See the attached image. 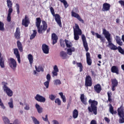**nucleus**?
<instances>
[{
	"label": "nucleus",
	"mask_w": 124,
	"mask_h": 124,
	"mask_svg": "<svg viewBox=\"0 0 124 124\" xmlns=\"http://www.w3.org/2000/svg\"><path fill=\"white\" fill-rule=\"evenodd\" d=\"M103 34H104L105 38H106L107 40L108 41V46L109 47L111 50H113V51L118 50V47L114 45V44L112 43V38H111V34L110 32L107 31L106 29H104L103 30Z\"/></svg>",
	"instance_id": "1"
},
{
	"label": "nucleus",
	"mask_w": 124,
	"mask_h": 124,
	"mask_svg": "<svg viewBox=\"0 0 124 124\" xmlns=\"http://www.w3.org/2000/svg\"><path fill=\"white\" fill-rule=\"evenodd\" d=\"M89 103L91 104V107H88L89 112H93L94 115H96L97 114V107H96L98 104L97 101L90 99Z\"/></svg>",
	"instance_id": "2"
},
{
	"label": "nucleus",
	"mask_w": 124,
	"mask_h": 124,
	"mask_svg": "<svg viewBox=\"0 0 124 124\" xmlns=\"http://www.w3.org/2000/svg\"><path fill=\"white\" fill-rule=\"evenodd\" d=\"M7 5L9 8L8 11V15L7 17V21L8 22H11V14L13 12V8L12 7L13 3L11 0H7Z\"/></svg>",
	"instance_id": "3"
},
{
	"label": "nucleus",
	"mask_w": 124,
	"mask_h": 124,
	"mask_svg": "<svg viewBox=\"0 0 124 124\" xmlns=\"http://www.w3.org/2000/svg\"><path fill=\"white\" fill-rule=\"evenodd\" d=\"M74 29V35L75 40H79V35H82V30L80 29L79 25L77 24H75V27H73Z\"/></svg>",
	"instance_id": "4"
},
{
	"label": "nucleus",
	"mask_w": 124,
	"mask_h": 124,
	"mask_svg": "<svg viewBox=\"0 0 124 124\" xmlns=\"http://www.w3.org/2000/svg\"><path fill=\"white\" fill-rule=\"evenodd\" d=\"M42 24L43 25L37 26L38 32L39 33H44L45 32V31L47 30V28H48V26L47 25V23L45 22V21H42Z\"/></svg>",
	"instance_id": "5"
},
{
	"label": "nucleus",
	"mask_w": 124,
	"mask_h": 124,
	"mask_svg": "<svg viewBox=\"0 0 124 124\" xmlns=\"http://www.w3.org/2000/svg\"><path fill=\"white\" fill-rule=\"evenodd\" d=\"M74 10L75 12H77V13L78 12V9H77V8H74V10L71 12L72 17H74L75 18H76L77 19H78V21H79V22H81L82 24H84V20H83V19L81 18V16H80L79 14L74 12Z\"/></svg>",
	"instance_id": "6"
},
{
	"label": "nucleus",
	"mask_w": 124,
	"mask_h": 124,
	"mask_svg": "<svg viewBox=\"0 0 124 124\" xmlns=\"http://www.w3.org/2000/svg\"><path fill=\"white\" fill-rule=\"evenodd\" d=\"M9 65L12 69L15 70L16 67H17V62H16V60L12 58H10L9 61Z\"/></svg>",
	"instance_id": "7"
},
{
	"label": "nucleus",
	"mask_w": 124,
	"mask_h": 124,
	"mask_svg": "<svg viewBox=\"0 0 124 124\" xmlns=\"http://www.w3.org/2000/svg\"><path fill=\"white\" fill-rule=\"evenodd\" d=\"M3 90L4 92H6L8 96H12L13 95V92L6 85H3Z\"/></svg>",
	"instance_id": "8"
},
{
	"label": "nucleus",
	"mask_w": 124,
	"mask_h": 124,
	"mask_svg": "<svg viewBox=\"0 0 124 124\" xmlns=\"http://www.w3.org/2000/svg\"><path fill=\"white\" fill-rule=\"evenodd\" d=\"M85 86H86V87H92V86H93V81L91 76H86L85 78Z\"/></svg>",
	"instance_id": "9"
},
{
	"label": "nucleus",
	"mask_w": 124,
	"mask_h": 124,
	"mask_svg": "<svg viewBox=\"0 0 124 124\" xmlns=\"http://www.w3.org/2000/svg\"><path fill=\"white\" fill-rule=\"evenodd\" d=\"M81 39L82 40L83 46L85 49V51L88 52V51H89V46H88V42H87V39H86V36L85 35H81Z\"/></svg>",
	"instance_id": "10"
},
{
	"label": "nucleus",
	"mask_w": 124,
	"mask_h": 124,
	"mask_svg": "<svg viewBox=\"0 0 124 124\" xmlns=\"http://www.w3.org/2000/svg\"><path fill=\"white\" fill-rule=\"evenodd\" d=\"M35 99L37 100V101L42 102V103H44V102L46 101V98H45V97L38 94L35 96Z\"/></svg>",
	"instance_id": "11"
},
{
	"label": "nucleus",
	"mask_w": 124,
	"mask_h": 124,
	"mask_svg": "<svg viewBox=\"0 0 124 124\" xmlns=\"http://www.w3.org/2000/svg\"><path fill=\"white\" fill-rule=\"evenodd\" d=\"M14 53L15 54L16 59H17V62H18V63H21L20 53H19V50H18V48L14 49Z\"/></svg>",
	"instance_id": "12"
},
{
	"label": "nucleus",
	"mask_w": 124,
	"mask_h": 124,
	"mask_svg": "<svg viewBox=\"0 0 124 124\" xmlns=\"http://www.w3.org/2000/svg\"><path fill=\"white\" fill-rule=\"evenodd\" d=\"M117 112L119 117H124V108L123 106H121L117 109Z\"/></svg>",
	"instance_id": "13"
},
{
	"label": "nucleus",
	"mask_w": 124,
	"mask_h": 124,
	"mask_svg": "<svg viewBox=\"0 0 124 124\" xmlns=\"http://www.w3.org/2000/svg\"><path fill=\"white\" fill-rule=\"evenodd\" d=\"M111 5L108 3H105L103 4L102 11H109L110 10Z\"/></svg>",
	"instance_id": "14"
},
{
	"label": "nucleus",
	"mask_w": 124,
	"mask_h": 124,
	"mask_svg": "<svg viewBox=\"0 0 124 124\" xmlns=\"http://www.w3.org/2000/svg\"><path fill=\"white\" fill-rule=\"evenodd\" d=\"M42 50L44 54H49V46L47 45L43 44Z\"/></svg>",
	"instance_id": "15"
},
{
	"label": "nucleus",
	"mask_w": 124,
	"mask_h": 124,
	"mask_svg": "<svg viewBox=\"0 0 124 124\" xmlns=\"http://www.w3.org/2000/svg\"><path fill=\"white\" fill-rule=\"evenodd\" d=\"M54 17H55V21L58 25H59L60 27H62V21L61 20V16H60V15L56 14Z\"/></svg>",
	"instance_id": "16"
},
{
	"label": "nucleus",
	"mask_w": 124,
	"mask_h": 124,
	"mask_svg": "<svg viewBox=\"0 0 124 124\" xmlns=\"http://www.w3.org/2000/svg\"><path fill=\"white\" fill-rule=\"evenodd\" d=\"M86 62L88 65H92V59H91V55L90 54V53L87 52L86 54Z\"/></svg>",
	"instance_id": "17"
},
{
	"label": "nucleus",
	"mask_w": 124,
	"mask_h": 124,
	"mask_svg": "<svg viewBox=\"0 0 124 124\" xmlns=\"http://www.w3.org/2000/svg\"><path fill=\"white\" fill-rule=\"evenodd\" d=\"M52 40L53 41L52 44L55 45L57 42H58V36L54 33H53L51 35Z\"/></svg>",
	"instance_id": "18"
},
{
	"label": "nucleus",
	"mask_w": 124,
	"mask_h": 124,
	"mask_svg": "<svg viewBox=\"0 0 124 124\" xmlns=\"http://www.w3.org/2000/svg\"><path fill=\"white\" fill-rule=\"evenodd\" d=\"M22 23L23 26H25L26 27L29 26V24H30V20H29V18L27 16H26L25 18L22 20Z\"/></svg>",
	"instance_id": "19"
},
{
	"label": "nucleus",
	"mask_w": 124,
	"mask_h": 124,
	"mask_svg": "<svg viewBox=\"0 0 124 124\" xmlns=\"http://www.w3.org/2000/svg\"><path fill=\"white\" fill-rule=\"evenodd\" d=\"M94 90L97 93H100L101 92V86L99 84H97L94 86Z\"/></svg>",
	"instance_id": "20"
},
{
	"label": "nucleus",
	"mask_w": 124,
	"mask_h": 124,
	"mask_svg": "<svg viewBox=\"0 0 124 124\" xmlns=\"http://www.w3.org/2000/svg\"><path fill=\"white\" fill-rule=\"evenodd\" d=\"M21 35V32H20V28H16V31L15 33V37L16 39H19Z\"/></svg>",
	"instance_id": "21"
},
{
	"label": "nucleus",
	"mask_w": 124,
	"mask_h": 124,
	"mask_svg": "<svg viewBox=\"0 0 124 124\" xmlns=\"http://www.w3.org/2000/svg\"><path fill=\"white\" fill-rule=\"evenodd\" d=\"M80 100L81 102H82L83 104H85V105H87V97H86V96H85L84 94H81L80 95Z\"/></svg>",
	"instance_id": "22"
},
{
	"label": "nucleus",
	"mask_w": 124,
	"mask_h": 124,
	"mask_svg": "<svg viewBox=\"0 0 124 124\" xmlns=\"http://www.w3.org/2000/svg\"><path fill=\"white\" fill-rule=\"evenodd\" d=\"M111 71L112 72V73L119 74V67L117 66H113L111 68Z\"/></svg>",
	"instance_id": "23"
},
{
	"label": "nucleus",
	"mask_w": 124,
	"mask_h": 124,
	"mask_svg": "<svg viewBox=\"0 0 124 124\" xmlns=\"http://www.w3.org/2000/svg\"><path fill=\"white\" fill-rule=\"evenodd\" d=\"M27 58L29 61L30 64L31 66V65H32V63H33V56L31 54H30L28 55Z\"/></svg>",
	"instance_id": "24"
},
{
	"label": "nucleus",
	"mask_w": 124,
	"mask_h": 124,
	"mask_svg": "<svg viewBox=\"0 0 124 124\" xmlns=\"http://www.w3.org/2000/svg\"><path fill=\"white\" fill-rule=\"evenodd\" d=\"M35 108L37 109V112L39 114H41V113L43 112V108H42V107L38 104H35Z\"/></svg>",
	"instance_id": "25"
},
{
	"label": "nucleus",
	"mask_w": 124,
	"mask_h": 124,
	"mask_svg": "<svg viewBox=\"0 0 124 124\" xmlns=\"http://www.w3.org/2000/svg\"><path fill=\"white\" fill-rule=\"evenodd\" d=\"M95 35L97 38H99L101 40V42L104 43L106 41L105 38L101 36V35L98 34V33H95Z\"/></svg>",
	"instance_id": "26"
},
{
	"label": "nucleus",
	"mask_w": 124,
	"mask_h": 124,
	"mask_svg": "<svg viewBox=\"0 0 124 124\" xmlns=\"http://www.w3.org/2000/svg\"><path fill=\"white\" fill-rule=\"evenodd\" d=\"M72 52H75V48H74V47L68 48L67 50V54L69 55V56H71L72 55Z\"/></svg>",
	"instance_id": "27"
},
{
	"label": "nucleus",
	"mask_w": 124,
	"mask_h": 124,
	"mask_svg": "<svg viewBox=\"0 0 124 124\" xmlns=\"http://www.w3.org/2000/svg\"><path fill=\"white\" fill-rule=\"evenodd\" d=\"M109 112L112 115L116 114L117 113V111L114 110V108L113 107V106L112 105H109Z\"/></svg>",
	"instance_id": "28"
},
{
	"label": "nucleus",
	"mask_w": 124,
	"mask_h": 124,
	"mask_svg": "<svg viewBox=\"0 0 124 124\" xmlns=\"http://www.w3.org/2000/svg\"><path fill=\"white\" fill-rule=\"evenodd\" d=\"M78 112L77 109H74L73 111L72 117L73 119H77L78 118Z\"/></svg>",
	"instance_id": "29"
},
{
	"label": "nucleus",
	"mask_w": 124,
	"mask_h": 124,
	"mask_svg": "<svg viewBox=\"0 0 124 124\" xmlns=\"http://www.w3.org/2000/svg\"><path fill=\"white\" fill-rule=\"evenodd\" d=\"M17 46L20 52H23V46H22V43L19 41H17Z\"/></svg>",
	"instance_id": "30"
},
{
	"label": "nucleus",
	"mask_w": 124,
	"mask_h": 124,
	"mask_svg": "<svg viewBox=\"0 0 124 124\" xmlns=\"http://www.w3.org/2000/svg\"><path fill=\"white\" fill-rule=\"evenodd\" d=\"M59 95H60L62 100V102L64 103H65V102H66V98L65 97V95H64L63 93H62V92L59 93Z\"/></svg>",
	"instance_id": "31"
},
{
	"label": "nucleus",
	"mask_w": 124,
	"mask_h": 124,
	"mask_svg": "<svg viewBox=\"0 0 124 124\" xmlns=\"http://www.w3.org/2000/svg\"><path fill=\"white\" fill-rule=\"evenodd\" d=\"M67 56V54H66V52H65L63 51H62L60 52V56L63 60H65V59H66Z\"/></svg>",
	"instance_id": "32"
},
{
	"label": "nucleus",
	"mask_w": 124,
	"mask_h": 124,
	"mask_svg": "<svg viewBox=\"0 0 124 124\" xmlns=\"http://www.w3.org/2000/svg\"><path fill=\"white\" fill-rule=\"evenodd\" d=\"M41 24V18L40 17H38L36 19V22H35V25L36 27H39V26H40Z\"/></svg>",
	"instance_id": "33"
},
{
	"label": "nucleus",
	"mask_w": 124,
	"mask_h": 124,
	"mask_svg": "<svg viewBox=\"0 0 124 124\" xmlns=\"http://www.w3.org/2000/svg\"><path fill=\"white\" fill-rule=\"evenodd\" d=\"M35 68L37 71V72H40L41 71L42 72H43L44 71V70L43 69V67L41 66H39L38 67L37 66H35Z\"/></svg>",
	"instance_id": "34"
},
{
	"label": "nucleus",
	"mask_w": 124,
	"mask_h": 124,
	"mask_svg": "<svg viewBox=\"0 0 124 124\" xmlns=\"http://www.w3.org/2000/svg\"><path fill=\"white\" fill-rule=\"evenodd\" d=\"M65 43L67 48H70L71 47H72V43H71L70 41L67 40H65Z\"/></svg>",
	"instance_id": "35"
},
{
	"label": "nucleus",
	"mask_w": 124,
	"mask_h": 124,
	"mask_svg": "<svg viewBox=\"0 0 124 124\" xmlns=\"http://www.w3.org/2000/svg\"><path fill=\"white\" fill-rule=\"evenodd\" d=\"M112 86L117 87L118 86V80L116 79H113L111 80Z\"/></svg>",
	"instance_id": "36"
},
{
	"label": "nucleus",
	"mask_w": 124,
	"mask_h": 124,
	"mask_svg": "<svg viewBox=\"0 0 124 124\" xmlns=\"http://www.w3.org/2000/svg\"><path fill=\"white\" fill-rule=\"evenodd\" d=\"M2 120L5 124H9L10 122L9 121V119L5 116L2 117Z\"/></svg>",
	"instance_id": "37"
},
{
	"label": "nucleus",
	"mask_w": 124,
	"mask_h": 124,
	"mask_svg": "<svg viewBox=\"0 0 124 124\" xmlns=\"http://www.w3.org/2000/svg\"><path fill=\"white\" fill-rule=\"evenodd\" d=\"M36 33H37V31H36V30H33V33L31 35L30 39L32 40L36 36Z\"/></svg>",
	"instance_id": "38"
},
{
	"label": "nucleus",
	"mask_w": 124,
	"mask_h": 124,
	"mask_svg": "<svg viewBox=\"0 0 124 124\" xmlns=\"http://www.w3.org/2000/svg\"><path fill=\"white\" fill-rule=\"evenodd\" d=\"M77 65L78 67H79V71L80 72H82L83 71V65H82V63L81 62H76Z\"/></svg>",
	"instance_id": "39"
},
{
	"label": "nucleus",
	"mask_w": 124,
	"mask_h": 124,
	"mask_svg": "<svg viewBox=\"0 0 124 124\" xmlns=\"http://www.w3.org/2000/svg\"><path fill=\"white\" fill-rule=\"evenodd\" d=\"M0 66L1 68H4V60L3 59L0 58Z\"/></svg>",
	"instance_id": "40"
},
{
	"label": "nucleus",
	"mask_w": 124,
	"mask_h": 124,
	"mask_svg": "<svg viewBox=\"0 0 124 124\" xmlns=\"http://www.w3.org/2000/svg\"><path fill=\"white\" fill-rule=\"evenodd\" d=\"M54 84L56 86L58 85H62V81L60 79H56L54 80Z\"/></svg>",
	"instance_id": "41"
},
{
	"label": "nucleus",
	"mask_w": 124,
	"mask_h": 124,
	"mask_svg": "<svg viewBox=\"0 0 124 124\" xmlns=\"http://www.w3.org/2000/svg\"><path fill=\"white\" fill-rule=\"evenodd\" d=\"M0 31H4V24L1 21H0Z\"/></svg>",
	"instance_id": "42"
},
{
	"label": "nucleus",
	"mask_w": 124,
	"mask_h": 124,
	"mask_svg": "<svg viewBox=\"0 0 124 124\" xmlns=\"http://www.w3.org/2000/svg\"><path fill=\"white\" fill-rule=\"evenodd\" d=\"M55 103H56V104H58L59 106L62 105V101H61V99L59 98L55 99Z\"/></svg>",
	"instance_id": "43"
},
{
	"label": "nucleus",
	"mask_w": 124,
	"mask_h": 124,
	"mask_svg": "<svg viewBox=\"0 0 124 124\" xmlns=\"http://www.w3.org/2000/svg\"><path fill=\"white\" fill-rule=\"evenodd\" d=\"M31 119H32V121L33 122V123L34 124H40L39 121L38 120H37L35 118V117L31 116Z\"/></svg>",
	"instance_id": "44"
},
{
	"label": "nucleus",
	"mask_w": 124,
	"mask_h": 124,
	"mask_svg": "<svg viewBox=\"0 0 124 124\" xmlns=\"http://www.w3.org/2000/svg\"><path fill=\"white\" fill-rule=\"evenodd\" d=\"M10 102L8 103V105L10 107V108H13V107H14V106H13V99H12V98H11L10 99Z\"/></svg>",
	"instance_id": "45"
},
{
	"label": "nucleus",
	"mask_w": 124,
	"mask_h": 124,
	"mask_svg": "<svg viewBox=\"0 0 124 124\" xmlns=\"http://www.w3.org/2000/svg\"><path fill=\"white\" fill-rule=\"evenodd\" d=\"M31 107H30V105L29 104H24V110H26V111H29V110H30Z\"/></svg>",
	"instance_id": "46"
},
{
	"label": "nucleus",
	"mask_w": 124,
	"mask_h": 124,
	"mask_svg": "<svg viewBox=\"0 0 124 124\" xmlns=\"http://www.w3.org/2000/svg\"><path fill=\"white\" fill-rule=\"evenodd\" d=\"M56 95L51 94L49 95V98L50 99V100H52V101H54L55 99H56Z\"/></svg>",
	"instance_id": "47"
},
{
	"label": "nucleus",
	"mask_w": 124,
	"mask_h": 124,
	"mask_svg": "<svg viewBox=\"0 0 124 124\" xmlns=\"http://www.w3.org/2000/svg\"><path fill=\"white\" fill-rule=\"evenodd\" d=\"M118 51L120 54H122V55H124V49L122 48L121 46H118Z\"/></svg>",
	"instance_id": "48"
},
{
	"label": "nucleus",
	"mask_w": 124,
	"mask_h": 124,
	"mask_svg": "<svg viewBox=\"0 0 124 124\" xmlns=\"http://www.w3.org/2000/svg\"><path fill=\"white\" fill-rule=\"evenodd\" d=\"M50 10L52 15L53 16H55L56 15H55V10H54V8L52 7H50Z\"/></svg>",
	"instance_id": "49"
},
{
	"label": "nucleus",
	"mask_w": 124,
	"mask_h": 124,
	"mask_svg": "<svg viewBox=\"0 0 124 124\" xmlns=\"http://www.w3.org/2000/svg\"><path fill=\"white\" fill-rule=\"evenodd\" d=\"M16 12L17 14H19L20 13V5H19V4L18 3H16Z\"/></svg>",
	"instance_id": "50"
},
{
	"label": "nucleus",
	"mask_w": 124,
	"mask_h": 124,
	"mask_svg": "<svg viewBox=\"0 0 124 124\" xmlns=\"http://www.w3.org/2000/svg\"><path fill=\"white\" fill-rule=\"evenodd\" d=\"M42 119L44 122H48V124H50V122H49V120H48V115H46L45 118L42 117Z\"/></svg>",
	"instance_id": "51"
},
{
	"label": "nucleus",
	"mask_w": 124,
	"mask_h": 124,
	"mask_svg": "<svg viewBox=\"0 0 124 124\" xmlns=\"http://www.w3.org/2000/svg\"><path fill=\"white\" fill-rule=\"evenodd\" d=\"M60 45L61 47L64 48L65 44H64V41L62 40H60Z\"/></svg>",
	"instance_id": "52"
},
{
	"label": "nucleus",
	"mask_w": 124,
	"mask_h": 124,
	"mask_svg": "<svg viewBox=\"0 0 124 124\" xmlns=\"http://www.w3.org/2000/svg\"><path fill=\"white\" fill-rule=\"evenodd\" d=\"M49 84H50V81H46L44 83V84L46 89H48V88H49Z\"/></svg>",
	"instance_id": "53"
},
{
	"label": "nucleus",
	"mask_w": 124,
	"mask_h": 124,
	"mask_svg": "<svg viewBox=\"0 0 124 124\" xmlns=\"http://www.w3.org/2000/svg\"><path fill=\"white\" fill-rule=\"evenodd\" d=\"M58 72H59L53 71L52 72V77H55L58 76Z\"/></svg>",
	"instance_id": "54"
},
{
	"label": "nucleus",
	"mask_w": 124,
	"mask_h": 124,
	"mask_svg": "<svg viewBox=\"0 0 124 124\" xmlns=\"http://www.w3.org/2000/svg\"><path fill=\"white\" fill-rule=\"evenodd\" d=\"M53 71H56L57 72H59V68L58 67V66L57 65H54Z\"/></svg>",
	"instance_id": "55"
},
{
	"label": "nucleus",
	"mask_w": 124,
	"mask_h": 124,
	"mask_svg": "<svg viewBox=\"0 0 124 124\" xmlns=\"http://www.w3.org/2000/svg\"><path fill=\"white\" fill-rule=\"evenodd\" d=\"M46 81H48V82L51 81V75H50L49 74L46 75Z\"/></svg>",
	"instance_id": "56"
},
{
	"label": "nucleus",
	"mask_w": 124,
	"mask_h": 124,
	"mask_svg": "<svg viewBox=\"0 0 124 124\" xmlns=\"http://www.w3.org/2000/svg\"><path fill=\"white\" fill-rule=\"evenodd\" d=\"M0 106H1L2 109H5V106L3 105V103L1 102V99L0 98Z\"/></svg>",
	"instance_id": "57"
},
{
	"label": "nucleus",
	"mask_w": 124,
	"mask_h": 124,
	"mask_svg": "<svg viewBox=\"0 0 124 124\" xmlns=\"http://www.w3.org/2000/svg\"><path fill=\"white\" fill-rule=\"evenodd\" d=\"M115 39L116 41V42H118L119 41H121V38L119 36H116L115 37Z\"/></svg>",
	"instance_id": "58"
},
{
	"label": "nucleus",
	"mask_w": 124,
	"mask_h": 124,
	"mask_svg": "<svg viewBox=\"0 0 124 124\" xmlns=\"http://www.w3.org/2000/svg\"><path fill=\"white\" fill-rule=\"evenodd\" d=\"M62 3H63L65 8H66L68 6V4L66 0H65Z\"/></svg>",
	"instance_id": "59"
},
{
	"label": "nucleus",
	"mask_w": 124,
	"mask_h": 124,
	"mask_svg": "<svg viewBox=\"0 0 124 124\" xmlns=\"http://www.w3.org/2000/svg\"><path fill=\"white\" fill-rule=\"evenodd\" d=\"M118 45L120 46H123V42H122V40H120V41H119L118 42H116Z\"/></svg>",
	"instance_id": "60"
},
{
	"label": "nucleus",
	"mask_w": 124,
	"mask_h": 124,
	"mask_svg": "<svg viewBox=\"0 0 124 124\" xmlns=\"http://www.w3.org/2000/svg\"><path fill=\"white\" fill-rule=\"evenodd\" d=\"M119 3L120 4H121V6H124V1L123 0H120L119 1Z\"/></svg>",
	"instance_id": "61"
},
{
	"label": "nucleus",
	"mask_w": 124,
	"mask_h": 124,
	"mask_svg": "<svg viewBox=\"0 0 124 124\" xmlns=\"http://www.w3.org/2000/svg\"><path fill=\"white\" fill-rule=\"evenodd\" d=\"M104 120L106 122H107V123H108V124H109V123H110V119H109V118L107 117H105Z\"/></svg>",
	"instance_id": "62"
},
{
	"label": "nucleus",
	"mask_w": 124,
	"mask_h": 124,
	"mask_svg": "<svg viewBox=\"0 0 124 124\" xmlns=\"http://www.w3.org/2000/svg\"><path fill=\"white\" fill-rule=\"evenodd\" d=\"M90 124H97L96 121L94 120H92L90 123Z\"/></svg>",
	"instance_id": "63"
},
{
	"label": "nucleus",
	"mask_w": 124,
	"mask_h": 124,
	"mask_svg": "<svg viewBox=\"0 0 124 124\" xmlns=\"http://www.w3.org/2000/svg\"><path fill=\"white\" fill-rule=\"evenodd\" d=\"M53 124H60L58 121L57 120H53L52 121Z\"/></svg>",
	"instance_id": "64"
}]
</instances>
